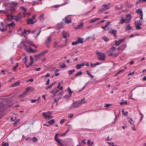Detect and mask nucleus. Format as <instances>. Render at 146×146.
<instances>
[{
  "label": "nucleus",
  "mask_w": 146,
  "mask_h": 146,
  "mask_svg": "<svg viewBox=\"0 0 146 146\" xmlns=\"http://www.w3.org/2000/svg\"><path fill=\"white\" fill-rule=\"evenodd\" d=\"M8 102V99H6L4 101L0 102V119L2 116V111L11 106V105Z\"/></svg>",
  "instance_id": "obj_1"
},
{
  "label": "nucleus",
  "mask_w": 146,
  "mask_h": 146,
  "mask_svg": "<svg viewBox=\"0 0 146 146\" xmlns=\"http://www.w3.org/2000/svg\"><path fill=\"white\" fill-rule=\"evenodd\" d=\"M52 111H48L47 112H43L42 113V116L46 119H50L53 118V116L51 115L52 113Z\"/></svg>",
  "instance_id": "obj_2"
},
{
  "label": "nucleus",
  "mask_w": 146,
  "mask_h": 146,
  "mask_svg": "<svg viewBox=\"0 0 146 146\" xmlns=\"http://www.w3.org/2000/svg\"><path fill=\"white\" fill-rule=\"evenodd\" d=\"M59 135V133H57L55 135L54 137L55 140L61 146L64 145L63 143H64L65 141L63 140L60 139L58 138Z\"/></svg>",
  "instance_id": "obj_3"
},
{
  "label": "nucleus",
  "mask_w": 146,
  "mask_h": 146,
  "mask_svg": "<svg viewBox=\"0 0 146 146\" xmlns=\"http://www.w3.org/2000/svg\"><path fill=\"white\" fill-rule=\"evenodd\" d=\"M96 54L97 55L98 58L101 60H104L106 57V55L104 53L100 52L98 51H96Z\"/></svg>",
  "instance_id": "obj_4"
},
{
  "label": "nucleus",
  "mask_w": 146,
  "mask_h": 146,
  "mask_svg": "<svg viewBox=\"0 0 146 146\" xmlns=\"http://www.w3.org/2000/svg\"><path fill=\"white\" fill-rule=\"evenodd\" d=\"M10 4L13 7V8L10 9L11 11L12 12L16 10V7L18 4V3L17 2L11 1L10 3Z\"/></svg>",
  "instance_id": "obj_5"
},
{
  "label": "nucleus",
  "mask_w": 146,
  "mask_h": 146,
  "mask_svg": "<svg viewBox=\"0 0 146 146\" xmlns=\"http://www.w3.org/2000/svg\"><path fill=\"white\" fill-rule=\"evenodd\" d=\"M110 8V7L109 5L104 4L102 5L101 9L98 10V12L100 13V12H103L108 9Z\"/></svg>",
  "instance_id": "obj_6"
},
{
  "label": "nucleus",
  "mask_w": 146,
  "mask_h": 146,
  "mask_svg": "<svg viewBox=\"0 0 146 146\" xmlns=\"http://www.w3.org/2000/svg\"><path fill=\"white\" fill-rule=\"evenodd\" d=\"M47 51H45L41 53H39L38 54L35 55V58L36 60H37L38 59L40 58V56L41 55L44 56V54L47 53Z\"/></svg>",
  "instance_id": "obj_7"
},
{
  "label": "nucleus",
  "mask_w": 146,
  "mask_h": 146,
  "mask_svg": "<svg viewBox=\"0 0 146 146\" xmlns=\"http://www.w3.org/2000/svg\"><path fill=\"white\" fill-rule=\"evenodd\" d=\"M135 24L137 29L139 30L141 29L140 26L141 25V24L140 23V19L138 21H135Z\"/></svg>",
  "instance_id": "obj_8"
},
{
  "label": "nucleus",
  "mask_w": 146,
  "mask_h": 146,
  "mask_svg": "<svg viewBox=\"0 0 146 146\" xmlns=\"http://www.w3.org/2000/svg\"><path fill=\"white\" fill-rule=\"evenodd\" d=\"M40 33V29L39 30L38 29H36L32 31V33L33 34H36L35 38L39 35Z\"/></svg>",
  "instance_id": "obj_9"
},
{
  "label": "nucleus",
  "mask_w": 146,
  "mask_h": 146,
  "mask_svg": "<svg viewBox=\"0 0 146 146\" xmlns=\"http://www.w3.org/2000/svg\"><path fill=\"white\" fill-rule=\"evenodd\" d=\"M126 23H129L131 21L132 17L130 14H127L126 15Z\"/></svg>",
  "instance_id": "obj_10"
},
{
  "label": "nucleus",
  "mask_w": 146,
  "mask_h": 146,
  "mask_svg": "<svg viewBox=\"0 0 146 146\" xmlns=\"http://www.w3.org/2000/svg\"><path fill=\"white\" fill-rule=\"evenodd\" d=\"M51 37L52 36L51 35H50L47 38L45 42V43L46 44H48L51 42Z\"/></svg>",
  "instance_id": "obj_11"
},
{
  "label": "nucleus",
  "mask_w": 146,
  "mask_h": 146,
  "mask_svg": "<svg viewBox=\"0 0 146 146\" xmlns=\"http://www.w3.org/2000/svg\"><path fill=\"white\" fill-rule=\"evenodd\" d=\"M26 51L29 52L34 53L36 51V50H33L31 46H29Z\"/></svg>",
  "instance_id": "obj_12"
},
{
  "label": "nucleus",
  "mask_w": 146,
  "mask_h": 146,
  "mask_svg": "<svg viewBox=\"0 0 146 146\" xmlns=\"http://www.w3.org/2000/svg\"><path fill=\"white\" fill-rule=\"evenodd\" d=\"M62 34L64 38H67L69 36V33L66 31H63L62 32Z\"/></svg>",
  "instance_id": "obj_13"
},
{
  "label": "nucleus",
  "mask_w": 146,
  "mask_h": 146,
  "mask_svg": "<svg viewBox=\"0 0 146 146\" xmlns=\"http://www.w3.org/2000/svg\"><path fill=\"white\" fill-rule=\"evenodd\" d=\"M80 106L78 101L75 102L72 104V106L74 108H77Z\"/></svg>",
  "instance_id": "obj_14"
},
{
  "label": "nucleus",
  "mask_w": 146,
  "mask_h": 146,
  "mask_svg": "<svg viewBox=\"0 0 146 146\" xmlns=\"http://www.w3.org/2000/svg\"><path fill=\"white\" fill-rule=\"evenodd\" d=\"M65 21L66 23L68 24L71 22V18L69 16H67L65 17Z\"/></svg>",
  "instance_id": "obj_15"
},
{
  "label": "nucleus",
  "mask_w": 146,
  "mask_h": 146,
  "mask_svg": "<svg viewBox=\"0 0 146 146\" xmlns=\"http://www.w3.org/2000/svg\"><path fill=\"white\" fill-rule=\"evenodd\" d=\"M83 27V23L81 22L78 25L77 27L75 28L76 29H81Z\"/></svg>",
  "instance_id": "obj_16"
},
{
  "label": "nucleus",
  "mask_w": 146,
  "mask_h": 146,
  "mask_svg": "<svg viewBox=\"0 0 146 146\" xmlns=\"http://www.w3.org/2000/svg\"><path fill=\"white\" fill-rule=\"evenodd\" d=\"M35 23L33 21V20L32 19H29L28 20L27 23L29 24H33Z\"/></svg>",
  "instance_id": "obj_17"
},
{
  "label": "nucleus",
  "mask_w": 146,
  "mask_h": 146,
  "mask_svg": "<svg viewBox=\"0 0 146 146\" xmlns=\"http://www.w3.org/2000/svg\"><path fill=\"white\" fill-rule=\"evenodd\" d=\"M20 83V82L19 81H17L15 83H14L13 84H12L11 86V87H15L17 86H19Z\"/></svg>",
  "instance_id": "obj_18"
},
{
  "label": "nucleus",
  "mask_w": 146,
  "mask_h": 146,
  "mask_svg": "<svg viewBox=\"0 0 146 146\" xmlns=\"http://www.w3.org/2000/svg\"><path fill=\"white\" fill-rule=\"evenodd\" d=\"M116 30L114 29H112L110 31V33L112 34L113 35V36H115L116 34Z\"/></svg>",
  "instance_id": "obj_19"
},
{
  "label": "nucleus",
  "mask_w": 146,
  "mask_h": 146,
  "mask_svg": "<svg viewBox=\"0 0 146 146\" xmlns=\"http://www.w3.org/2000/svg\"><path fill=\"white\" fill-rule=\"evenodd\" d=\"M27 94L25 92H24L19 96V98L21 99L22 98H24L27 95Z\"/></svg>",
  "instance_id": "obj_20"
},
{
  "label": "nucleus",
  "mask_w": 146,
  "mask_h": 146,
  "mask_svg": "<svg viewBox=\"0 0 146 146\" xmlns=\"http://www.w3.org/2000/svg\"><path fill=\"white\" fill-rule=\"evenodd\" d=\"M30 59L31 60V62L29 63V65H31L34 62V59L32 56H30Z\"/></svg>",
  "instance_id": "obj_21"
},
{
  "label": "nucleus",
  "mask_w": 146,
  "mask_h": 146,
  "mask_svg": "<svg viewBox=\"0 0 146 146\" xmlns=\"http://www.w3.org/2000/svg\"><path fill=\"white\" fill-rule=\"evenodd\" d=\"M78 101L80 105L85 103L86 102L84 98L82 99L81 100H79Z\"/></svg>",
  "instance_id": "obj_22"
},
{
  "label": "nucleus",
  "mask_w": 146,
  "mask_h": 146,
  "mask_svg": "<svg viewBox=\"0 0 146 146\" xmlns=\"http://www.w3.org/2000/svg\"><path fill=\"white\" fill-rule=\"evenodd\" d=\"M123 41V39L119 40L118 41H115V45L116 46H118Z\"/></svg>",
  "instance_id": "obj_23"
},
{
  "label": "nucleus",
  "mask_w": 146,
  "mask_h": 146,
  "mask_svg": "<svg viewBox=\"0 0 146 146\" xmlns=\"http://www.w3.org/2000/svg\"><path fill=\"white\" fill-rule=\"evenodd\" d=\"M1 25L2 27L3 28L2 29L1 28V27H0V31L3 32L7 30V28H4L3 26V23L2 22L1 23Z\"/></svg>",
  "instance_id": "obj_24"
},
{
  "label": "nucleus",
  "mask_w": 146,
  "mask_h": 146,
  "mask_svg": "<svg viewBox=\"0 0 146 146\" xmlns=\"http://www.w3.org/2000/svg\"><path fill=\"white\" fill-rule=\"evenodd\" d=\"M7 17L8 20H11L13 19V17L11 14L7 15Z\"/></svg>",
  "instance_id": "obj_25"
},
{
  "label": "nucleus",
  "mask_w": 146,
  "mask_h": 146,
  "mask_svg": "<svg viewBox=\"0 0 146 146\" xmlns=\"http://www.w3.org/2000/svg\"><path fill=\"white\" fill-rule=\"evenodd\" d=\"M23 61L24 63L26 64L27 67H28L29 65H27L26 64V62L27 61V57L26 56L23 58Z\"/></svg>",
  "instance_id": "obj_26"
},
{
  "label": "nucleus",
  "mask_w": 146,
  "mask_h": 146,
  "mask_svg": "<svg viewBox=\"0 0 146 146\" xmlns=\"http://www.w3.org/2000/svg\"><path fill=\"white\" fill-rule=\"evenodd\" d=\"M121 20L119 23V24H122L126 22L125 19H123V17H121Z\"/></svg>",
  "instance_id": "obj_27"
},
{
  "label": "nucleus",
  "mask_w": 146,
  "mask_h": 146,
  "mask_svg": "<svg viewBox=\"0 0 146 146\" xmlns=\"http://www.w3.org/2000/svg\"><path fill=\"white\" fill-rule=\"evenodd\" d=\"M136 12L140 14V15H142L143 14L142 11L141 9H138L136 10Z\"/></svg>",
  "instance_id": "obj_28"
},
{
  "label": "nucleus",
  "mask_w": 146,
  "mask_h": 146,
  "mask_svg": "<svg viewBox=\"0 0 146 146\" xmlns=\"http://www.w3.org/2000/svg\"><path fill=\"white\" fill-rule=\"evenodd\" d=\"M94 142H91V141L90 140H88L87 141V144L88 145V146H90L92 145Z\"/></svg>",
  "instance_id": "obj_29"
},
{
  "label": "nucleus",
  "mask_w": 146,
  "mask_h": 146,
  "mask_svg": "<svg viewBox=\"0 0 146 146\" xmlns=\"http://www.w3.org/2000/svg\"><path fill=\"white\" fill-rule=\"evenodd\" d=\"M100 19L99 18H96L94 19H92L91 20V21L90 22V23H92L95 22V21L99 20Z\"/></svg>",
  "instance_id": "obj_30"
},
{
  "label": "nucleus",
  "mask_w": 146,
  "mask_h": 146,
  "mask_svg": "<svg viewBox=\"0 0 146 146\" xmlns=\"http://www.w3.org/2000/svg\"><path fill=\"white\" fill-rule=\"evenodd\" d=\"M55 122V121L54 119H52L51 120L48 121L47 123H48L50 124H53Z\"/></svg>",
  "instance_id": "obj_31"
},
{
  "label": "nucleus",
  "mask_w": 146,
  "mask_h": 146,
  "mask_svg": "<svg viewBox=\"0 0 146 146\" xmlns=\"http://www.w3.org/2000/svg\"><path fill=\"white\" fill-rule=\"evenodd\" d=\"M77 41L78 43H82L83 42V39L82 38H79L77 39Z\"/></svg>",
  "instance_id": "obj_32"
},
{
  "label": "nucleus",
  "mask_w": 146,
  "mask_h": 146,
  "mask_svg": "<svg viewBox=\"0 0 146 146\" xmlns=\"http://www.w3.org/2000/svg\"><path fill=\"white\" fill-rule=\"evenodd\" d=\"M54 47L56 48H59L61 47V46L58 44V42H56L54 44Z\"/></svg>",
  "instance_id": "obj_33"
},
{
  "label": "nucleus",
  "mask_w": 146,
  "mask_h": 146,
  "mask_svg": "<svg viewBox=\"0 0 146 146\" xmlns=\"http://www.w3.org/2000/svg\"><path fill=\"white\" fill-rule=\"evenodd\" d=\"M99 63L98 62H97L96 63H94V64H93L92 63H91L90 64V66L92 67H94L95 66H96L97 65H99Z\"/></svg>",
  "instance_id": "obj_34"
},
{
  "label": "nucleus",
  "mask_w": 146,
  "mask_h": 146,
  "mask_svg": "<svg viewBox=\"0 0 146 146\" xmlns=\"http://www.w3.org/2000/svg\"><path fill=\"white\" fill-rule=\"evenodd\" d=\"M75 72V70L73 69L72 70H69L68 72V73L70 75H71L73 72Z\"/></svg>",
  "instance_id": "obj_35"
},
{
  "label": "nucleus",
  "mask_w": 146,
  "mask_h": 146,
  "mask_svg": "<svg viewBox=\"0 0 146 146\" xmlns=\"http://www.w3.org/2000/svg\"><path fill=\"white\" fill-rule=\"evenodd\" d=\"M82 74V72H78L75 75V77H77L78 76L81 75Z\"/></svg>",
  "instance_id": "obj_36"
},
{
  "label": "nucleus",
  "mask_w": 146,
  "mask_h": 146,
  "mask_svg": "<svg viewBox=\"0 0 146 146\" xmlns=\"http://www.w3.org/2000/svg\"><path fill=\"white\" fill-rule=\"evenodd\" d=\"M131 29V27L130 26V25H128L126 26V30H129Z\"/></svg>",
  "instance_id": "obj_37"
},
{
  "label": "nucleus",
  "mask_w": 146,
  "mask_h": 146,
  "mask_svg": "<svg viewBox=\"0 0 146 146\" xmlns=\"http://www.w3.org/2000/svg\"><path fill=\"white\" fill-rule=\"evenodd\" d=\"M120 105H122L124 104H127V103L126 101H122L120 102Z\"/></svg>",
  "instance_id": "obj_38"
},
{
  "label": "nucleus",
  "mask_w": 146,
  "mask_h": 146,
  "mask_svg": "<svg viewBox=\"0 0 146 146\" xmlns=\"http://www.w3.org/2000/svg\"><path fill=\"white\" fill-rule=\"evenodd\" d=\"M2 144V146H9V144L7 142H3Z\"/></svg>",
  "instance_id": "obj_39"
},
{
  "label": "nucleus",
  "mask_w": 146,
  "mask_h": 146,
  "mask_svg": "<svg viewBox=\"0 0 146 146\" xmlns=\"http://www.w3.org/2000/svg\"><path fill=\"white\" fill-rule=\"evenodd\" d=\"M31 89V88L30 87H27L26 90L24 92L25 93L27 94V92Z\"/></svg>",
  "instance_id": "obj_40"
},
{
  "label": "nucleus",
  "mask_w": 146,
  "mask_h": 146,
  "mask_svg": "<svg viewBox=\"0 0 146 146\" xmlns=\"http://www.w3.org/2000/svg\"><path fill=\"white\" fill-rule=\"evenodd\" d=\"M27 30H25L24 31L21 33V35L22 36H25V35H24V34H27Z\"/></svg>",
  "instance_id": "obj_41"
},
{
  "label": "nucleus",
  "mask_w": 146,
  "mask_h": 146,
  "mask_svg": "<svg viewBox=\"0 0 146 146\" xmlns=\"http://www.w3.org/2000/svg\"><path fill=\"white\" fill-rule=\"evenodd\" d=\"M21 43H23V45H24V46L25 47L24 49L26 51L28 48L27 47V46L23 42H21Z\"/></svg>",
  "instance_id": "obj_42"
},
{
  "label": "nucleus",
  "mask_w": 146,
  "mask_h": 146,
  "mask_svg": "<svg viewBox=\"0 0 146 146\" xmlns=\"http://www.w3.org/2000/svg\"><path fill=\"white\" fill-rule=\"evenodd\" d=\"M78 43V42L77 40L73 42L72 43V45H77Z\"/></svg>",
  "instance_id": "obj_43"
},
{
  "label": "nucleus",
  "mask_w": 146,
  "mask_h": 146,
  "mask_svg": "<svg viewBox=\"0 0 146 146\" xmlns=\"http://www.w3.org/2000/svg\"><path fill=\"white\" fill-rule=\"evenodd\" d=\"M15 25V24L14 22H12L11 24H9L8 25V27H9L10 26H11L12 27H13Z\"/></svg>",
  "instance_id": "obj_44"
},
{
  "label": "nucleus",
  "mask_w": 146,
  "mask_h": 146,
  "mask_svg": "<svg viewBox=\"0 0 146 146\" xmlns=\"http://www.w3.org/2000/svg\"><path fill=\"white\" fill-rule=\"evenodd\" d=\"M104 40L106 42H108L109 40V39L107 37L104 36L103 38Z\"/></svg>",
  "instance_id": "obj_45"
},
{
  "label": "nucleus",
  "mask_w": 146,
  "mask_h": 146,
  "mask_svg": "<svg viewBox=\"0 0 146 146\" xmlns=\"http://www.w3.org/2000/svg\"><path fill=\"white\" fill-rule=\"evenodd\" d=\"M33 141L34 142H36L38 141L37 139L35 137H33Z\"/></svg>",
  "instance_id": "obj_46"
},
{
  "label": "nucleus",
  "mask_w": 146,
  "mask_h": 146,
  "mask_svg": "<svg viewBox=\"0 0 146 146\" xmlns=\"http://www.w3.org/2000/svg\"><path fill=\"white\" fill-rule=\"evenodd\" d=\"M122 111L123 113V114L124 115H127L128 113L127 111H126L125 112L124 111V109H123L122 110Z\"/></svg>",
  "instance_id": "obj_47"
},
{
  "label": "nucleus",
  "mask_w": 146,
  "mask_h": 146,
  "mask_svg": "<svg viewBox=\"0 0 146 146\" xmlns=\"http://www.w3.org/2000/svg\"><path fill=\"white\" fill-rule=\"evenodd\" d=\"M60 67L62 68H64L66 67V64L64 63L60 65Z\"/></svg>",
  "instance_id": "obj_48"
},
{
  "label": "nucleus",
  "mask_w": 146,
  "mask_h": 146,
  "mask_svg": "<svg viewBox=\"0 0 146 146\" xmlns=\"http://www.w3.org/2000/svg\"><path fill=\"white\" fill-rule=\"evenodd\" d=\"M124 46L123 45H120L118 48V50H119L120 49H122L123 48Z\"/></svg>",
  "instance_id": "obj_49"
},
{
  "label": "nucleus",
  "mask_w": 146,
  "mask_h": 146,
  "mask_svg": "<svg viewBox=\"0 0 146 146\" xmlns=\"http://www.w3.org/2000/svg\"><path fill=\"white\" fill-rule=\"evenodd\" d=\"M17 16L20 19H21L23 17V16L21 15V13H19L18 15Z\"/></svg>",
  "instance_id": "obj_50"
},
{
  "label": "nucleus",
  "mask_w": 146,
  "mask_h": 146,
  "mask_svg": "<svg viewBox=\"0 0 146 146\" xmlns=\"http://www.w3.org/2000/svg\"><path fill=\"white\" fill-rule=\"evenodd\" d=\"M66 134V132H65V133L62 134H59V135H58L59 137H60L61 136H64Z\"/></svg>",
  "instance_id": "obj_51"
},
{
  "label": "nucleus",
  "mask_w": 146,
  "mask_h": 146,
  "mask_svg": "<svg viewBox=\"0 0 146 146\" xmlns=\"http://www.w3.org/2000/svg\"><path fill=\"white\" fill-rule=\"evenodd\" d=\"M15 19L17 21H18L21 20L17 16L15 17Z\"/></svg>",
  "instance_id": "obj_52"
},
{
  "label": "nucleus",
  "mask_w": 146,
  "mask_h": 146,
  "mask_svg": "<svg viewBox=\"0 0 146 146\" xmlns=\"http://www.w3.org/2000/svg\"><path fill=\"white\" fill-rule=\"evenodd\" d=\"M24 11L23 12V13L24 14V16H25V15L27 14V10L25 8V9H23V10Z\"/></svg>",
  "instance_id": "obj_53"
},
{
  "label": "nucleus",
  "mask_w": 146,
  "mask_h": 146,
  "mask_svg": "<svg viewBox=\"0 0 146 146\" xmlns=\"http://www.w3.org/2000/svg\"><path fill=\"white\" fill-rule=\"evenodd\" d=\"M123 8V7H122L121 6V7H118L117 6H116L115 7V8L117 9V10H119V9H122Z\"/></svg>",
  "instance_id": "obj_54"
},
{
  "label": "nucleus",
  "mask_w": 146,
  "mask_h": 146,
  "mask_svg": "<svg viewBox=\"0 0 146 146\" xmlns=\"http://www.w3.org/2000/svg\"><path fill=\"white\" fill-rule=\"evenodd\" d=\"M81 68V66L79 64H78L76 66V68L77 69H79Z\"/></svg>",
  "instance_id": "obj_55"
},
{
  "label": "nucleus",
  "mask_w": 146,
  "mask_h": 146,
  "mask_svg": "<svg viewBox=\"0 0 146 146\" xmlns=\"http://www.w3.org/2000/svg\"><path fill=\"white\" fill-rule=\"evenodd\" d=\"M52 88V87L50 85H49L48 86L46 87H45V89H46V90H47L49 88Z\"/></svg>",
  "instance_id": "obj_56"
},
{
  "label": "nucleus",
  "mask_w": 146,
  "mask_h": 146,
  "mask_svg": "<svg viewBox=\"0 0 146 146\" xmlns=\"http://www.w3.org/2000/svg\"><path fill=\"white\" fill-rule=\"evenodd\" d=\"M49 83H50V79L49 78H48V80H47V81H46V83L45 84L46 85H48V84H49Z\"/></svg>",
  "instance_id": "obj_57"
},
{
  "label": "nucleus",
  "mask_w": 146,
  "mask_h": 146,
  "mask_svg": "<svg viewBox=\"0 0 146 146\" xmlns=\"http://www.w3.org/2000/svg\"><path fill=\"white\" fill-rule=\"evenodd\" d=\"M56 83V82H54L52 83V84H50V85L51 86V87H52L54 85H55Z\"/></svg>",
  "instance_id": "obj_58"
},
{
  "label": "nucleus",
  "mask_w": 146,
  "mask_h": 146,
  "mask_svg": "<svg viewBox=\"0 0 146 146\" xmlns=\"http://www.w3.org/2000/svg\"><path fill=\"white\" fill-rule=\"evenodd\" d=\"M27 43L31 45H32L33 44V42L30 41H27Z\"/></svg>",
  "instance_id": "obj_59"
},
{
  "label": "nucleus",
  "mask_w": 146,
  "mask_h": 146,
  "mask_svg": "<svg viewBox=\"0 0 146 146\" xmlns=\"http://www.w3.org/2000/svg\"><path fill=\"white\" fill-rule=\"evenodd\" d=\"M74 115L73 114H70L68 115V117L70 118L72 117Z\"/></svg>",
  "instance_id": "obj_60"
},
{
  "label": "nucleus",
  "mask_w": 146,
  "mask_h": 146,
  "mask_svg": "<svg viewBox=\"0 0 146 146\" xmlns=\"http://www.w3.org/2000/svg\"><path fill=\"white\" fill-rule=\"evenodd\" d=\"M68 90L69 91V94H70V95L71 94H72V92L71 91V90L70 89V88H68Z\"/></svg>",
  "instance_id": "obj_61"
},
{
  "label": "nucleus",
  "mask_w": 146,
  "mask_h": 146,
  "mask_svg": "<svg viewBox=\"0 0 146 146\" xmlns=\"http://www.w3.org/2000/svg\"><path fill=\"white\" fill-rule=\"evenodd\" d=\"M92 11V10H91V11H88V12H86L85 13H84V15H87L88 14V13H90L91 12V11Z\"/></svg>",
  "instance_id": "obj_62"
},
{
  "label": "nucleus",
  "mask_w": 146,
  "mask_h": 146,
  "mask_svg": "<svg viewBox=\"0 0 146 146\" xmlns=\"http://www.w3.org/2000/svg\"><path fill=\"white\" fill-rule=\"evenodd\" d=\"M64 119H62L60 121V123L61 124H62L64 122Z\"/></svg>",
  "instance_id": "obj_63"
},
{
  "label": "nucleus",
  "mask_w": 146,
  "mask_h": 146,
  "mask_svg": "<svg viewBox=\"0 0 146 146\" xmlns=\"http://www.w3.org/2000/svg\"><path fill=\"white\" fill-rule=\"evenodd\" d=\"M116 50V47H113L111 48V50L112 51H114Z\"/></svg>",
  "instance_id": "obj_64"
}]
</instances>
